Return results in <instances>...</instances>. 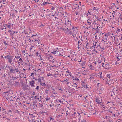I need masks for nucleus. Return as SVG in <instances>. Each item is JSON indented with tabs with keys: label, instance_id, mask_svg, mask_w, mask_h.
Instances as JSON below:
<instances>
[{
	"label": "nucleus",
	"instance_id": "39",
	"mask_svg": "<svg viewBox=\"0 0 122 122\" xmlns=\"http://www.w3.org/2000/svg\"><path fill=\"white\" fill-rule=\"evenodd\" d=\"M72 35L73 36V37H74V36H76V34H72Z\"/></svg>",
	"mask_w": 122,
	"mask_h": 122
},
{
	"label": "nucleus",
	"instance_id": "48",
	"mask_svg": "<svg viewBox=\"0 0 122 122\" xmlns=\"http://www.w3.org/2000/svg\"><path fill=\"white\" fill-rule=\"evenodd\" d=\"M55 9V8L54 7H52V8H51V10H54Z\"/></svg>",
	"mask_w": 122,
	"mask_h": 122
},
{
	"label": "nucleus",
	"instance_id": "38",
	"mask_svg": "<svg viewBox=\"0 0 122 122\" xmlns=\"http://www.w3.org/2000/svg\"><path fill=\"white\" fill-rule=\"evenodd\" d=\"M102 61L100 60H98L97 61V62L98 63H101V62Z\"/></svg>",
	"mask_w": 122,
	"mask_h": 122
},
{
	"label": "nucleus",
	"instance_id": "30",
	"mask_svg": "<svg viewBox=\"0 0 122 122\" xmlns=\"http://www.w3.org/2000/svg\"><path fill=\"white\" fill-rule=\"evenodd\" d=\"M119 18H120V20H122V17L121 15H119Z\"/></svg>",
	"mask_w": 122,
	"mask_h": 122
},
{
	"label": "nucleus",
	"instance_id": "27",
	"mask_svg": "<svg viewBox=\"0 0 122 122\" xmlns=\"http://www.w3.org/2000/svg\"><path fill=\"white\" fill-rule=\"evenodd\" d=\"M103 103L102 102H100V103L99 104L100 105V106H102V105H103Z\"/></svg>",
	"mask_w": 122,
	"mask_h": 122
},
{
	"label": "nucleus",
	"instance_id": "47",
	"mask_svg": "<svg viewBox=\"0 0 122 122\" xmlns=\"http://www.w3.org/2000/svg\"><path fill=\"white\" fill-rule=\"evenodd\" d=\"M117 58L118 59V60H117L118 61H119L120 60V59L119 58H118V57H117Z\"/></svg>",
	"mask_w": 122,
	"mask_h": 122
},
{
	"label": "nucleus",
	"instance_id": "61",
	"mask_svg": "<svg viewBox=\"0 0 122 122\" xmlns=\"http://www.w3.org/2000/svg\"><path fill=\"white\" fill-rule=\"evenodd\" d=\"M74 85H77V84H76V83H74L73 84Z\"/></svg>",
	"mask_w": 122,
	"mask_h": 122
},
{
	"label": "nucleus",
	"instance_id": "4",
	"mask_svg": "<svg viewBox=\"0 0 122 122\" xmlns=\"http://www.w3.org/2000/svg\"><path fill=\"white\" fill-rule=\"evenodd\" d=\"M86 121L85 120L83 119V120H81L80 118H78V119L76 120V122H86Z\"/></svg>",
	"mask_w": 122,
	"mask_h": 122
},
{
	"label": "nucleus",
	"instance_id": "18",
	"mask_svg": "<svg viewBox=\"0 0 122 122\" xmlns=\"http://www.w3.org/2000/svg\"><path fill=\"white\" fill-rule=\"evenodd\" d=\"M17 79V78L16 77H12V79L13 80H15Z\"/></svg>",
	"mask_w": 122,
	"mask_h": 122
},
{
	"label": "nucleus",
	"instance_id": "32",
	"mask_svg": "<svg viewBox=\"0 0 122 122\" xmlns=\"http://www.w3.org/2000/svg\"><path fill=\"white\" fill-rule=\"evenodd\" d=\"M50 120H52V121L55 120L53 118L51 117H50Z\"/></svg>",
	"mask_w": 122,
	"mask_h": 122
},
{
	"label": "nucleus",
	"instance_id": "46",
	"mask_svg": "<svg viewBox=\"0 0 122 122\" xmlns=\"http://www.w3.org/2000/svg\"><path fill=\"white\" fill-rule=\"evenodd\" d=\"M58 52V51H54V53H55V54H56V53H57Z\"/></svg>",
	"mask_w": 122,
	"mask_h": 122
},
{
	"label": "nucleus",
	"instance_id": "58",
	"mask_svg": "<svg viewBox=\"0 0 122 122\" xmlns=\"http://www.w3.org/2000/svg\"><path fill=\"white\" fill-rule=\"evenodd\" d=\"M10 24H11V26H12V27H13V24H11V23L10 24V23H9Z\"/></svg>",
	"mask_w": 122,
	"mask_h": 122
},
{
	"label": "nucleus",
	"instance_id": "41",
	"mask_svg": "<svg viewBox=\"0 0 122 122\" xmlns=\"http://www.w3.org/2000/svg\"><path fill=\"white\" fill-rule=\"evenodd\" d=\"M98 26H97V28H96V29H95V28H92V29L95 30H96V29H98Z\"/></svg>",
	"mask_w": 122,
	"mask_h": 122
},
{
	"label": "nucleus",
	"instance_id": "33",
	"mask_svg": "<svg viewBox=\"0 0 122 122\" xmlns=\"http://www.w3.org/2000/svg\"><path fill=\"white\" fill-rule=\"evenodd\" d=\"M36 96H35V97H34V98H35V99H37L38 100H39V98H37L36 97Z\"/></svg>",
	"mask_w": 122,
	"mask_h": 122
},
{
	"label": "nucleus",
	"instance_id": "2",
	"mask_svg": "<svg viewBox=\"0 0 122 122\" xmlns=\"http://www.w3.org/2000/svg\"><path fill=\"white\" fill-rule=\"evenodd\" d=\"M8 68L10 72L13 73H15V69L11 66H8Z\"/></svg>",
	"mask_w": 122,
	"mask_h": 122
},
{
	"label": "nucleus",
	"instance_id": "51",
	"mask_svg": "<svg viewBox=\"0 0 122 122\" xmlns=\"http://www.w3.org/2000/svg\"><path fill=\"white\" fill-rule=\"evenodd\" d=\"M45 92H46V93H48V92H47L48 91V90H47V89H46L45 90Z\"/></svg>",
	"mask_w": 122,
	"mask_h": 122
},
{
	"label": "nucleus",
	"instance_id": "50",
	"mask_svg": "<svg viewBox=\"0 0 122 122\" xmlns=\"http://www.w3.org/2000/svg\"><path fill=\"white\" fill-rule=\"evenodd\" d=\"M107 36H105V39H106V40L107 39Z\"/></svg>",
	"mask_w": 122,
	"mask_h": 122
},
{
	"label": "nucleus",
	"instance_id": "8",
	"mask_svg": "<svg viewBox=\"0 0 122 122\" xmlns=\"http://www.w3.org/2000/svg\"><path fill=\"white\" fill-rule=\"evenodd\" d=\"M72 78L74 80H76V81H78L79 79L77 78H75L74 77H72Z\"/></svg>",
	"mask_w": 122,
	"mask_h": 122
},
{
	"label": "nucleus",
	"instance_id": "37",
	"mask_svg": "<svg viewBox=\"0 0 122 122\" xmlns=\"http://www.w3.org/2000/svg\"><path fill=\"white\" fill-rule=\"evenodd\" d=\"M51 57V59H52V58L53 57V56H52L50 55L49 56V57Z\"/></svg>",
	"mask_w": 122,
	"mask_h": 122
},
{
	"label": "nucleus",
	"instance_id": "42",
	"mask_svg": "<svg viewBox=\"0 0 122 122\" xmlns=\"http://www.w3.org/2000/svg\"><path fill=\"white\" fill-rule=\"evenodd\" d=\"M50 99V98L47 97L46 98V101H47L48 100H49Z\"/></svg>",
	"mask_w": 122,
	"mask_h": 122
},
{
	"label": "nucleus",
	"instance_id": "26",
	"mask_svg": "<svg viewBox=\"0 0 122 122\" xmlns=\"http://www.w3.org/2000/svg\"><path fill=\"white\" fill-rule=\"evenodd\" d=\"M28 85L27 86H24L23 87V89H27V86H28Z\"/></svg>",
	"mask_w": 122,
	"mask_h": 122
},
{
	"label": "nucleus",
	"instance_id": "17",
	"mask_svg": "<svg viewBox=\"0 0 122 122\" xmlns=\"http://www.w3.org/2000/svg\"><path fill=\"white\" fill-rule=\"evenodd\" d=\"M18 61H19V62H22L23 61L22 59L21 58H20Z\"/></svg>",
	"mask_w": 122,
	"mask_h": 122
},
{
	"label": "nucleus",
	"instance_id": "49",
	"mask_svg": "<svg viewBox=\"0 0 122 122\" xmlns=\"http://www.w3.org/2000/svg\"><path fill=\"white\" fill-rule=\"evenodd\" d=\"M89 66H90V67L91 68H92V65L91 64Z\"/></svg>",
	"mask_w": 122,
	"mask_h": 122
},
{
	"label": "nucleus",
	"instance_id": "14",
	"mask_svg": "<svg viewBox=\"0 0 122 122\" xmlns=\"http://www.w3.org/2000/svg\"><path fill=\"white\" fill-rule=\"evenodd\" d=\"M19 71V70L18 69V68H15V71L16 72H18Z\"/></svg>",
	"mask_w": 122,
	"mask_h": 122
},
{
	"label": "nucleus",
	"instance_id": "24",
	"mask_svg": "<svg viewBox=\"0 0 122 122\" xmlns=\"http://www.w3.org/2000/svg\"><path fill=\"white\" fill-rule=\"evenodd\" d=\"M20 56H17L16 57H15L14 59V60H15L16 59H19V58H20Z\"/></svg>",
	"mask_w": 122,
	"mask_h": 122
},
{
	"label": "nucleus",
	"instance_id": "56",
	"mask_svg": "<svg viewBox=\"0 0 122 122\" xmlns=\"http://www.w3.org/2000/svg\"><path fill=\"white\" fill-rule=\"evenodd\" d=\"M40 50H41V51H42V50H43V51L44 50L43 49V48H40Z\"/></svg>",
	"mask_w": 122,
	"mask_h": 122
},
{
	"label": "nucleus",
	"instance_id": "11",
	"mask_svg": "<svg viewBox=\"0 0 122 122\" xmlns=\"http://www.w3.org/2000/svg\"><path fill=\"white\" fill-rule=\"evenodd\" d=\"M2 113H3L4 112H6V111H5V110L3 108H2Z\"/></svg>",
	"mask_w": 122,
	"mask_h": 122
},
{
	"label": "nucleus",
	"instance_id": "25",
	"mask_svg": "<svg viewBox=\"0 0 122 122\" xmlns=\"http://www.w3.org/2000/svg\"><path fill=\"white\" fill-rule=\"evenodd\" d=\"M38 81L39 82H40L41 84V79L40 78H39L38 79Z\"/></svg>",
	"mask_w": 122,
	"mask_h": 122
},
{
	"label": "nucleus",
	"instance_id": "36",
	"mask_svg": "<svg viewBox=\"0 0 122 122\" xmlns=\"http://www.w3.org/2000/svg\"><path fill=\"white\" fill-rule=\"evenodd\" d=\"M12 31V30H9L8 31V32L9 33L11 32Z\"/></svg>",
	"mask_w": 122,
	"mask_h": 122
},
{
	"label": "nucleus",
	"instance_id": "62",
	"mask_svg": "<svg viewBox=\"0 0 122 122\" xmlns=\"http://www.w3.org/2000/svg\"><path fill=\"white\" fill-rule=\"evenodd\" d=\"M34 74V73H31V76H32V75H33Z\"/></svg>",
	"mask_w": 122,
	"mask_h": 122
},
{
	"label": "nucleus",
	"instance_id": "12",
	"mask_svg": "<svg viewBox=\"0 0 122 122\" xmlns=\"http://www.w3.org/2000/svg\"><path fill=\"white\" fill-rule=\"evenodd\" d=\"M6 26L9 29H10L11 28V25L10 24L9 25H7L6 24Z\"/></svg>",
	"mask_w": 122,
	"mask_h": 122
},
{
	"label": "nucleus",
	"instance_id": "13",
	"mask_svg": "<svg viewBox=\"0 0 122 122\" xmlns=\"http://www.w3.org/2000/svg\"><path fill=\"white\" fill-rule=\"evenodd\" d=\"M67 81H68V80L67 79H66V80H64L63 81V82L64 83H67Z\"/></svg>",
	"mask_w": 122,
	"mask_h": 122
},
{
	"label": "nucleus",
	"instance_id": "60",
	"mask_svg": "<svg viewBox=\"0 0 122 122\" xmlns=\"http://www.w3.org/2000/svg\"><path fill=\"white\" fill-rule=\"evenodd\" d=\"M18 82H16L15 81V84H18Z\"/></svg>",
	"mask_w": 122,
	"mask_h": 122
},
{
	"label": "nucleus",
	"instance_id": "3",
	"mask_svg": "<svg viewBox=\"0 0 122 122\" xmlns=\"http://www.w3.org/2000/svg\"><path fill=\"white\" fill-rule=\"evenodd\" d=\"M35 81L34 80L32 79L31 81H30L29 83V85H31V86L32 87H33L34 85Z\"/></svg>",
	"mask_w": 122,
	"mask_h": 122
},
{
	"label": "nucleus",
	"instance_id": "53",
	"mask_svg": "<svg viewBox=\"0 0 122 122\" xmlns=\"http://www.w3.org/2000/svg\"><path fill=\"white\" fill-rule=\"evenodd\" d=\"M111 36V38H112V37H114V36Z\"/></svg>",
	"mask_w": 122,
	"mask_h": 122
},
{
	"label": "nucleus",
	"instance_id": "64",
	"mask_svg": "<svg viewBox=\"0 0 122 122\" xmlns=\"http://www.w3.org/2000/svg\"><path fill=\"white\" fill-rule=\"evenodd\" d=\"M35 94V92H33L32 93V94L33 95H34Z\"/></svg>",
	"mask_w": 122,
	"mask_h": 122
},
{
	"label": "nucleus",
	"instance_id": "20",
	"mask_svg": "<svg viewBox=\"0 0 122 122\" xmlns=\"http://www.w3.org/2000/svg\"><path fill=\"white\" fill-rule=\"evenodd\" d=\"M98 8H97L96 7H94L93 8V10H98Z\"/></svg>",
	"mask_w": 122,
	"mask_h": 122
},
{
	"label": "nucleus",
	"instance_id": "1",
	"mask_svg": "<svg viewBox=\"0 0 122 122\" xmlns=\"http://www.w3.org/2000/svg\"><path fill=\"white\" fill-rule=\"evenodd\" d=\"M4 58L8 60V61L10 63H11L12 60V56H10L9 55H7L4 56Z\"/></svg>",
	"mask_w": 122,
	"mask_h": 122
},
{
	"label": "nucleus",
	"instance_id": "54",
	"mask_svg": "<svg viewBox=\"0 0 122 122\" xmlns=\"http://www.w3.org/2000/svg\"><path fill=\"white\" fill-rule=\"evenodd\" d=\"M41 80H44V78L43 77H41Z\"/></svg>",
	"mask_w": 122,
	"mask_h": 122
},
{
	"label": "nucleus",
	"instance_id": "63",
	"mask_svg": "<svg viewBox=\"0 0 122 122\" xmlns=\"http://www.w3.org/2000/svg\"><path fill=\"white\" fill-rule=\"evenodd\" d=\"M87 97V96H86L85 97V99L86 100L87 99L86 98Z\"/></svg>",
	"mask_w": 122,
	"mask_h": 122
},
{
	"label": "nucleus",
	"instance_id": "10",
	"mask_svg": "<svg viewBox=\"0 0 122 122\" xmlns=\"http://www.w3.org/2000/svg\"><path fill=\"white\" fill-rule=\"evenodd\" d=\"M98 74H99L100 75V78H102V72H101L100 73H98Z\"/></svg>",
	"mask_w": 122,
	"mask_h": 122
},
{
	"label": "nucleus",
	"instance_id": "34",
	"mask_svg": "<svg viewBox=\"0 0 122 122\" xmlns=\"http://www.w3.org/2000/svg\"><path fill=\"white\" fill-rule=\"evenodd\" d=\"M94 22L92 24H94L95 25H96V23H95V22L96 21V20H94Z\"/></svg>",
	"mask_w": 122,
	"mask_h": 122
},
{
	"label": "nucleus",
	"instance_id": "59",
	"mask_svg": "<svg viewBox=\"0 0 122 122\" xmlns=\"http://www.w3.org/2000/svg\"><path fill=\"white\" fill-rule=\"evenodd\" d=\"M6 75L5 74H4V75L3 76V77H6Z\"/></svg>",
	"mask_w": 122,
	"mask_h": 122
},
{
	"label": "nucleus",
	"instance_id": "57",
	"mask_svg": "<svg viewBox=\"0 0 122 122\" xmlns=\"http://www.w3.org/2000/svg\"><path fill=\"white\" fill-rule=\"evenodd\" d=\"M97 20H99L100 21V18H97Z\"/></svg>",
	"mask_w": 122,
	"mask_h": 122
},
{
	"label": "nucleus",
	"instance_id": "45",
	"mask_svg": "<svg viewBox=\"0 0 122 122\" xmlns=\"http://www.w3.org/2000/svg\"><path fill=\"white\" fill-rule=\"evenodd\" d=\"M39 88V87L38 86H37L36 88V89H38Z\"/></svg>",
	"mask_w": 122,
	"mask_h": 122
},
{
	"label": "nucleus",
	"instance_id": "29",
	"mask_svg": "<svg viewBox=\"0 0 122 122\" xmlns=\"http://www.w3.org/2000/svg\"><path fill=\"white\" fill-rule=\"evenodd\" d=\"M31 45V47L30 48V49L31 50H32V48L33 47H34V46H33L32 45Z\"/></svg>",
	"mask_w": 122,
	"mask_h": 122
},
{
	"label": "nucleus",
	"instance_id": "23",
	"mask_svg": "<svg viewBox=\"0 0 122 122\" xmlns=\"http://www.w3.org/2000/svg\"><path fill=\"white\" fill-rule=\"evenodd\" d=\"M94 79V77L93 76H92L90 78V80H92Z\"/></svg>",
	"mask_w": 122,
	"mask_h": 122
},
{
	"label": "nucleus",
	"instance_id": "15",
	"mask_svg": "<svg viewBox=\"0 0 122 122\" xmlns=\"http://www.w3.org/2000/svg\"><path fill=\"white\" fill-rule=\"evenodd\" d=\"M86 46H85V48H86L87 49H88L89 48L87 46L88 45V44L89 43H88L87 42H86Z\"/></svg>",
	"mask_w": 122,
	"mask_h": 122
},
{
	"label": "nucleus",
	"instance_id": "43",
	"mask_svg": "<svg viewBox=\"0 0 122 122\" xmlns=\"http://www.w3.org/2000/svg\"><path fill=\"white\" fill-rule=\"evenodd\" d=\"M4 43L5 45H7V43L6 42V41H4Z\"/></svg>",
	"mask_w": 122,
	"mask_h": 122
},
{
	"label": "nucleus",
	"instance_id": "55",
	"mask_svg": "<svg viewBox=\"0 0 122 122\" xmlns=\"http://www.w3.org/2000/svg\"><path fill=\"white\" fill-rule=\"evenodd\" d=\"M33 40H32L31 41V40H30V41H29V42H33Z\"/></svg>",
	"mask_w": 122,
	"mask_h": 122
},
{
	"label": "nucleus",
	"instance_id": "35",
	"mask_svg": "<svg viewBox=\"0 0 122 122\" xmlns=\"http://www.w3.org/2000/svg\"><path fill=\"white\" fill-rule=\"evenodd\" d=\"M87 22L88 23V25H90L91 24V22H89L88 21V20L87 21Z\"/></svg>",
	"mask_w": 122,
	"mask_h": 122
},
{
	"label": "nucleus",
	"instance_id": "16",
	"mask_svg": "<svg viewBox=\"0 0 122 122\" xmlns=\"http://www.w3.org/2000/svg\"><path fill=\"white\" fill-rule=\"evenodd\" d=\"M96 76V77H97V76H99V75H98L97 74H96L94 75H93L92 76Z\"/></svg>",
	"mask_w": 122,
	"mask_h": 122
},
{
	"label": "nucleus",
	"instance_id": "28",
	"mask_svg": "<svg viewBox=\"0 0 122 122\" xmlns=\"http://www.w3.org/2000/svg\"><path fill=\"white\" fill-rule=\"evenodd\" d=\"M47 75L49 76H51L52 75V74H51L50 73H49L48 74H47Z\"/></svg>",
	"mask_w": 122,
	"mask_h": 122
},
{
	"label": "nucleus",
	"instance_id": "52",
	"mask_svg": "<svg viewBox=\"0 0 122 122\" xmlns=\"http://www.w3.org/2000/svg\"><path fill=\"white\" fill-rule=\"evenodd\" d=\"M20 62H19V61H16V62H17L19 64V65H20Z\"/></svg>",
	"mask_w": 122,
	"mask_h": 122
},
{
	"label": "nucleus",
	"instance_id": "22",
	"mask_svg": "<svg viewBox=\"0 0 122 122\" xmlns=\"http://www.w3.org/2000/svg\"><path fill=\"white\" fill-rule=\"evenodd\" d=\"M43 103H42V104L41 103V104H40V105H39L40 107H43Z\"/></svg>",
	"mask_w": 122,
	"mask_h": 122
},
{
	"label": "nucleus",
	"instance_id": "9",
	"mask_svg": "<svg viewBox=\"0 0 122 122\" xmlns=\"http://www.w3.org/2000/svg\"><path fill=\"white\" fill-rule=\"evenodd\" d=\"M96 101L97 104H99L101 102L100 100L97 99H96Z\"/></svg>",
	"mask_w": 122,
	"mask_h": 122
},
{
	"label": "nucleus",
	"instance_id": "5",
	"mask_svg": "<svg viewBox=\"0 0 122 122\" xmlns=\"http://www.w3.org/2000/svg\"><path fill=\"white\" fill-rule=\"evenodd\" d=\"M52 4V3L51 2L50 3H49L48 2H44L43 3V5L45 6L46 5V4Z\"/></svg>",
	"mask_w": 122,
	"mask_h": 122
},
{
	"label": "nucleus",
	"instance_id": "31",
	"mask_svg": "<svg viewBox=\"0 0 122 122\" xmlns=\"http://www.w3.org/2000/svg\"><path fill=\"white\" fill-rule=\"evenodd\" d=\"M103 108V109H105V106H104V105H102V106H101Z\"/></svg>",
	"mask_w": 122,
	"mask_h": 122
},
{
	"label": "nucleus",
	"instance_id": "19",
	"mask_svg": "<svg viewBox=\"0 0 122 122\" xmlns=\"http://www.w3.org/2000/svg\"><path fill=\"white\" fill-rule=\"evenodd\" d=\"M40 84L41 85H42V86H45L46 85L45 83H42V82H41V83Z\"/></svg>",
	"mask_w": 122,
	"mask_h": 122
},
{
	"label": "nucleus",
	"instance_id": "7",
	"mask_svg": "<svg viewBox=\"0 0 122 122\" xmlns=\"http://www.w3.org/2000/svg\"><path fill=\"white\" fill-rule=\"evenodd\" d=\"M66 33L67 34H70V35H71L72 34V32L70 30L68 32H66Z\"/></svg>",
	"mask_w": 122,
	"mask_h": 122
},
{
	"label": "nucleus",
	"instance_id": "6",
	"mask_svg": "<svg viewBox=\"0 0 122 122\" xmlns=\"http://www.w3.org/2000/svg\"><path fill=\"white\" fill-rule=\"evenodd\" d=\"M33 109H36V108L37 107V105L36 104H33Z\"/></svg>",
	"mask_w": 122,
	"mask_h": 122
},
{
	"label": "nucleus",
	"instance_id": "21",
	"mask_svg": "<svg viewBox=\"0 0 122 122\" xmlns=\"http://www.w3.org/2000/svg\"><path fill=\"white\" fill-rule=\"evenodd\" d=\"M85 62H83L81 64V65L83 66L84 65H85Z\"/></svg>",
	"mask_w": 122,
	"mask_h": 122
},
{
	"label": "nucleus",
	"instance_id": "40",
	"mask_svg": "<svg viewBox=\"0 0 122 122\" xmlns=\"http://www.w3.org/2000/svg\"><path fill=\"white\" fill-rule=\"evenodd\" d=\"M107 76L109 78H110V76L109 75L107 74Z\"/></svg>",
	"mask_w": 122,
	"mask_h": 122
},
{
	"label": "nucleus",
	"instance_id": "44",
	"mask_svg": "<svg viewBox=\"0 0 122 122\" xmlns=\"http://www.w3.org/2000/svg\"><path fill=\"white\" fill-rule=\"evenodd\" d=\"M36 36V35H33L31 37H33L34 36Z\"/></svg>",
	"mask_w": 122,
	"mask_h": 122
}]
</instances>
